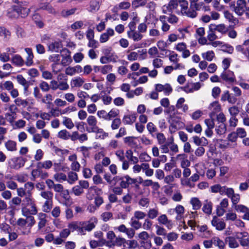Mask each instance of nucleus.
I'll return each mask as SVG.
<instances>
[{
    "instance_id": "nucleus-16",
    "label": "nucleus",
    "mask_w": 249,
    "mask_h": 249,
    "mask_svg": "<svg viewBox=\"0 0 249 249\" xmlns=\"http://www.w3.org/2000/svg\"><path fill=\"white\" fill-rule=\"evenodd\" d=\"M210 28L212 30L217 31L222 35H225L228 32V29L224 24H211Z\"/></svg>"
},
{
    "instance_id": "nucleus-21",
    "label": "nucleus",
    "mask_w": 249,
    "mask_h": 249,
    "mask_svg": "<svg viewBox=\"0 0 249 249\" xmlns=\"http://www.w3.org/2000/svg\"><path fill=\"white\" fill-rule=\"evenodd\" d=\"M101 189L96 187H90L88 189V192L86 194V197L89 200L92 199L98 192H101Z\"/></svg>"
},
{
    "instance_id": "nucleus-63",
    "label": "nucleus",
    "mask_w": 249,
    "mask_h": 249,
    "mask_svg": "<svg viewBox=\"0 0 249 249\" xmlns=\"http://www.w3.org/2000/svg\"><path fill=\"white\" fill-rule=\"evenodd\" d=\"M121 124V120L119 118L114 119L111 123V127L112 130H116L119 128Z\"/></svg>"
},
{
    "instance_id": "nucleus-5",
    "label": "nucleus",
    "mask_w": 249,
    "mask_h": 249,
    "mask_svg": "<svg viewBox=\"0 0 249 249\" xmlns=\"http://www.w3.org/2000/svg\"><path fill=\"white\" fill-rule=\"evenodd\" d=\"M83 225L84 224L83 222L72 221L68 224V227L71 230V232L77 231L79 234L85 235V233L84 232Z\"/></svg>"
},
{
    "instance_id": "nucleus-26",
    "label": "nucleus",
    "mask_w": 249,
    "mask_h": 249,
    "mask_svg": "<svg viewBox=\"0 0 249 249\" xmlns=\"http://www.w3.org/2000/svg\"><path fill=\"white\" fill-rule=\"evenodd\" d=\"M169 59L170 61L176 64L174 68L176 70L182 68L181 64L178 63L179 59L177 53H173L172 54H170L169 56Z\"/></svg>"
},
{
    "instance_id": "nucleus-38",
    "label": "nucleus",
    "mask_w": 249,
    "mask_h": 249,
    "mask_svg": "<svg viewBox=\"0 0 249 249\" xmlns=\"http://www.w3.org/2000/svg\"><path fill=\"white\" fill-rule=\"evenodd\" d=\"M53 162L50 160H45L43 162H39L37 164L38 168H44L49 169L53 166Z\"/></svg>"
},
{
    "instance_id": "nucleus-44",
    "label": "nucleus",
    "mask_w": 249,
    "mask_h": 249,
    "mask_svg": "<svg viewBox=\"0 0 249 249\" xmlns=\"http://www.w3.org/2000/svg\"><path fill=\"white\" fill-rule=\"evenodd\" d=\"M53 178L57 182H62L67 180L66 175L61 172L56 173L54 174Z\"/></svg>"
},
{
    "instance_id": "nucleus-39",
    "label": "nucleus",
    "mask_w": 249,
    "mask_h": 249,
    "mask_svg": "<svg viewBox=\"0 0 249 249\" xmlns=\"http://www.w3.org/2000/svg\"><path fill=\"white\" fill-rule=\"evenodd\" d=\"M12 61L13 64L18 66H22L24 64V61L18 54L15 55L12 58Z\"/></svg>"
},
{
    "instance_id": "nucleus-19",
    "label": "nucleus",
    "mask_w": 249,
    "mask_h": 249,
    "mask_svg": "<svg viewBox=\"0 0 249 249\" xmlns=\"http://www.w3.org/2000/svg\"><path fill=\"white\" fill-rule=\"evenodd\" d=\"M15 163L14 165H11V167L13 169H18L24 166L26 160L22 157H17L11 160Z\"/></svg>"
},
{
    "instance_id": "nucleus-25",
    "label": "nucleus",
    "mask_w": 249,
    "mask_h": 249,
    "mask_svg": "<svg viewBox=\"0 0 249 249\" xmlns=\"http://www.w3.org/2000/svg\"><path fill=\"white\" fill-rule=\"evenodd\" d=\"M213 209V203L211 201L208 200H206L203 204L202 210L203 212L208 215L212 213Z\"/></svg>"
},
{
    "instance_id": "nucleus-64",
    "label": "nucleus",
    "mask_w": 249,
    "mask_h": 249,
    "mask_svg": "<svg viewBox=\"0 0 249 249\" xmlns=\"http://www.w3.org/2000/svg\"><path fill=\"white\" fill-rule=\"evenodd\" d=\"M151 219L146 218L144 219L142 227L144 230L149 231L151 229L152 226V222L150 220Z\"/></svg>"
},
{
    "instance_id": "nucleus-2",
    "label": "nucleus",
    "mask_w": 249,
    "mask_h": 249,
    "mask_svg": "<svg viewBox=\"0 0 249 249\" xmlns=\"http://www.w3.org/2000/svg\"><path fill=\"white\" fill-rule=\"evenodd\" d=\"M246 6L247 2L245 0H238L236 4L231 2L230 5L231 9L239 16L243 15Z\"/></svg>"
},
{
    "instance_id": "nucleus-59",
    "label": "nucleus",
    "mask_w": 249,
    "mask_h": 249,
    "mask_svg": "<svg viewBox=\"0 0 249 249\" xmlns=\"http://www.w3.org/2000/svg\"><path fill=\"white\" fill-rule=\"evenodd\" d=\"M101 217L104 222H107L113 219V214L111 212H106L101 214Z\"/></svg>"
},
{
    "instance_id": "nucleus-13",
    "label": "nucleus",
    "mask_w": 249,
    "mask_h": 249,
    "mask_svg": "<svg viewBox=\"0 0 249 249\" xmlns=\"http://www.w3.org/2000/svg\"><path fill=\"white\" fill-rule=\"evenodd\" d=\"M21 10L17 6H13L8 9L7 16L10 18H17L20 16Z\"/></svg>"
},
{
    "instance_id": "nucleus-3",
    "label": "nucleus",
    "mask_w": 249,
    "mask_h": 249,
    "mask_svg": "<svg viewBox=\"0 0 249 249\" xmlns=\"http://www.w3.org/2000/svg\"><path fill=\"white\" fill-rule=\"evenodd\" d=\"M138 240L142 247L144 249H149L151 246L150 235L146 231H142L138 234Z\"/></svg>"
},
{
    "instance_id": "nucleus-24",
    "label": "nucleus",
    "mask_w": 249,
    "mask_h": 249,
    "mask_svg": "<svg viewBox=\"0 0 249 249\" xmlns=\"http://www.w3.org/2000/svg\"><path fill=\"white\" fill-rule=\"evenodd\" d=\"M4 146L7 151L15 152L17 150V142L13 140H9L4 143Z\"/></svg>"
},
{
    "instance_id": "nucleus-23",
    "label": "nucleus",
    "mask_w": 249,
    "mask_h": 249,
    "mask_svg": "<svg viewBox=\"0 0 249 249\" xmlns=\"http://www.w3.org/2000/svg\"><path fill=\"white\" fill-rule=\"evenodd\" d=\"M225 242L228 243L230 248L235 249L239 247V244L237 240V237L233 236H228L225 238Z\"/></svg>"
},
{
    "instance_id": "nucleus-6",
    "label": "nucleus",
    "mask_w": 249,
    "mask_h": 249,
    "mask_svg": "<svg viewBox=\"0 0 249 249\" xmlns=\"http://www.w3.org/2000/svg\"><path fill=\"white\" fill-rule=\"evenodd\" d=\"M202 84L200 82H187L186 85L181 87V89L186 93H193L195 91L199 90L202 87Z\"/></svg>"
},
{
    "instance_id": "nucleus-58",
    "label": "nucleus",
    "mask_w": 249,
    "mask_h": 249,
    "mask_svg": "<svg viewBox=\"0 0 249 249\" xmlns=\"http://www.w3.org/2000/svg\"><path fill=\"white\" fill-rule=\"evenodd\" d=\"M40 196L46 200L53 199V193L49 191H44L40 193Z\"/></svg>"
},
{
    "instance_id": "nucleus-33",
    "label": "nucleus",
    "mask_w": 249,
    "mask_h": 249,
    "mask_svg": "<svg viewBox=\"0 0 249 249\" xmlns=\"http://www.w3.org/2000/svg\"><path fill=\"white\" fill-rule=\"evenodd\" d=\"M130 6V3L127 1H123L120 3L118 5H116L113 9L112 11L114 13H116L118 10L121 9H127Z\"/></svg>"
},
{
    "instance_id": "nucleus-53",
    "label": "nucleus",
    "mask_w": 249,
    "mask_h": 249,
    "mask_svg": "<svg viewBox=\"0 0 249 249\" xmlns=\"http://www.w3.org/2000/svg\"><path fill=\"white\" fill-rule=\"evenodd\" d=\"M57 137L60 139L67 140L70 139V133L66 129H63L58 133Z\"/></svg>"
},
{
    "instance_id": "nucleus-22",
    "label": "nucleus",
    "mask_w": 249,
    "mask_h": 249,
    "mask_svg": "<svg viewBox=\"0 0 249 249\" xmlns=\"http://www.w3.org/2000/svg\"><path fill=\"white\" fill-rule=\"evenodd\" d=\"M85 82L84 79L79 76L74 77L71 80V86L73 88L81 87Z\"/></svg>"
},
{
    "instance_id": "nucleus-56",
    "label": "nucleus",
    "mask_w": 249,
    "mask_h": 249,
    "mask_svg": "<svg viewBox=\"0 0 249 249\" xmlns=\"http://www.w3.org/2000/svg\"><path fill=\"white\" fill-rule=\"evenodd\" d=\"M42 77L45 80H52L53 78V73L50 71L41 69Z\"/></svg>"
},
{
    "instance_id": "nucleus-20",
    "label": "nucleus",
    "mask_w": 249,
    "mask_h": 249,
    "mask_svg": "<svg viewBox=\"0 0 249 249\" xmlns=\"http://www.w3.org/2000/svg\"><path fill=\"white\" fill-rule=\"evenodd\" d=\"M114 34V31L112 29L108 28L106 32L102 34L100 37V41L101 43L107 42L110 36H112Z\"/></svg>"
},
{
    "instance_id": "nucleus-61",
    "label": "nucleus",
    "mask_w": 249,
    "mask_h": 249,
    "mask_svg": "<svg viewBox=\"0 0 249 249\" xmlns=\"http://www.w3.org/2000/svg\"><path fill=\"white\" fill-rule=\"evenodd\" d=\"M220 0H213V6L214 9L218 11H221L224 9L225 6L220 4Z\"/></svg>"
},
{
    "instance_id": "nucleus-27",
    "label": "nucleus",
    "mask_w": 249,
    "mask_h": 249,
    "mask_svg": "<svg viewBox=\"0 0 249 249\" xmlns=\"http://www.w3.org/2000/svg\"><path fill=\"white\" fill-rule=\"evenodd\" d=\"M225 186H221L219 184H214L210 187L211 192L213 193H219L221 195H224Z\"/></svg>"
},
{
    "instance_id": "nucleus-34",
    "label": "nucleus",
    "mask_w": 249,
    "mask_h": 249,
    "mask_svg": "<svg viewBox=\"0 0 249 249\" xmlns=\"http://www.w3.org/2000/svg\"><path fill=\"white\" fill-rule=\"evenodd\" d=\"M237 52L243 54L249 61V45L244 47V45H237L235 47Z\"/></svg>"
},
{
    "instance_id": "nucleus-57",
    "label": "nucleus",
    "mask_w": 249,
    "mask_h": 249,
    "mask_svg": "<svg viewBox=\"0 0 249 249\" xmlns=\"http://www.w3.org/2000/svg\"><path fill=\"white\" fill-rule=\"evenodd\" d=\"M5 119L10 123H13L17 117V114L16 112H7L5 114Z\"/></svg>"
},
{
    "instance_id": "nucleus-51",
    "label": "nucleus",
    "mask_w": 249,
    "mask_h": 249,
    "mask_svg": "<svg viewBox=\"0 0 249 249\" xmlns=\"http://www.w3.org/2000/svg\"><path fill=\"white\" fill-rule=\"evenodd\" d=\"M146 128L149 133L152 136H154V133H156L158 129L155 125L152 122H149L146 125Z\"/></svg>"
},
{
    "instance_id": "nucleus-30",
    "label": "nucleus",
    "mask_w": 249,
    "mask_h": 249,
    "mask_svg": "<svg viewBox=\"0 0 249 249\" xmlns=\"http://www.w3.org/2000/svg\"><path fill=\"white\" fill-rule=\"evenodd\" d=\"M136 120L135 114L126 115L123 117V121L125 124H132Z\"/></svg>"
},
{
    "instance_id": "nucleus-31",
    "label": "nucleus",
    "mask_w": 249,
    "mask_h": 249,
    "mask_svg": "<svg viewBox=\"0 0 249 249\" xmlns=\"http://www.w3.org/2000/svg\"><path fill=\"white\" fill-rule=\"evenodd\" d=\"M38 216L39 219L38 228L39 230H41L46 225L47 222L46 214L44 213H40L38 214Z\"/></svg>"
},
{
    "instance_id": "nucleus-10",
    "label": "nucleus",
    "mask_w": 249,
    "mask_h": 249,
    "mask_svg": "<svg viewBox=\"0 0 249 249\" xmlns=\"http://www.w3.org/2000/svg\"><path fill=\"white\" fill-rule=\"evenodd\" d=\"M190 202L192 206L193 209L195 210V212H192V213L193 215V217L194 218H196V217L198 216L196 210H199L201 208L202 203L198 198L196 197H192L191 199Z\"/></svg>"
},
{
    "instance_id": "nucleus-49",
    "label": "nucleus",
    "mask_w": 249,
    "mask_h": 249,
    "mask_svg": "<svg viewBox=\"0 0 249 249\" xmlns=\"http://www.w3.org/2000/svg\"><path fill=\"white\" fill-rule=\"evenodd\" d=\"M125 244L127 245L128 249H136L138 247V242L135 240H126Z\"/></svg>"
},
{
    "instance_id": "nucleus-17",
    "label": "nucleus",
    "mask_w": 249,
    "mask_h": 249,
    "mask_svg": "<svg viewBox=\"0 0 249 249\" xmlns=\"http://www.w3.org/2000/svg\"><path fill=\"white\" fill-rule=\"evenodd\" d=\"M127 35L128 38L132 39L135 42H138L141 40L143 37L142 35L138 31H128Z\"/></svg>"
},
{
    "instance_id": "nucleus-18",
    "label": "nucleus",
    "mask_w": 249,
    "mask_h": 249,
    "mask_svg": "<svg viewBox=\"0 0 249 249\" xmlns=\"http://www.w3.org/2000/svg\"><path fill=\"white\" fill-rule=\"evenodd\" d=\"M221 78L226 82L232 83L234 81L235 77L232 71H225L221 74Z\"/></svg>"
},
{
    "instance_id": "nucleus-11",
    "label": "nucleus",
    "mask_w": 249,
    "mask_h": 249,
    "mask_svg": "<svg viewBox=\"0 0 249 249\" xmlns=\"http://www.w3.org/2000/svg\"><path fill=\"white\" fill-rule=\"evenodd\" d=\"M87 122L89 126V128H87V130L89 132H92V130L95 129L97 127V120L96 118L92 115L89 116L87 119Z\"/></svg>"
},
{
    "instance_id": "nucleus-32",
    "label": "nucleus",
    "mask_w": 249,
    "mask_h": 249,
    "mask_svg": "<svg viewBox=\"0 0 249 249\" xmlns=\"http://www.w3.org/2000/svg\"><path fill=\"white\" fill-rule=\"evenodd\" d=\"M77 180L78 175L76 172L71 171L68 172L66 181H67L69 183L72 184Z\"/></svg>"
},
{
    "instance_id": "nucleus-52",
    "label": "nucleus",
    "mask_w": 249,
    "mask_h": 249,
    "mask_svg": "<svg viewBox=\"0 0 249 249\" xmlns=\"http://www.w3.org/2000/svg\"><path fill=\"white\" fill-rule=\"evenodd\" d=\"M100 7L99 1L97 0H92L90 2L89 11L91 12H94L99 10Z\"/></svg>"
},
{
    "instance_id": "nucleus-9",
    "label": "nucleus",
    "mask_w": 249,
    "mask_h": 249,
    "mask_svg": "<svg viewBox=\"0 0 249 249\" xmlns=\"http://www.w3.org/2000/svg\"><path fill=\"white\" fill-rule=\"evenodd\" d=\"M211 224L218 231H222L226 228V223L222 219L219 218L216 216H214L211 221Z\"/></svg>"
},
{
    "instance_id": "nucleus-28",
    "label": "nucleus",
    "mask_w": 249,
    "mask_h": 249,
    "mask_svg": "<svg viewBox=\"0 0 249 249\" xmlns=\"http://www.w3.org/2000/svg\"><path fill=\"white\" fill-rule=\"evenodd\" d=\"M39 9L45 10L48 11L49 13L53 15H55L57 13L55 9L48 2L41 3L40 5Z\"/></svg>"
},
{
    "instance_id": "nucleus-43",
    "label": "nucleus",
    "mask_w": 249,
    "mask_h": 249,
    "mask_svg": "<svg viewBox=\"0 0 249 249\" xmlns=\"http://www.w3.org/2000/svg\"><path fill=\"white\" fill-rule=\"evenodd\" d=\"M130 224L135 230H139L142 227V223L139 220L136 219L133 217L131 218Z\"/></svg>"
},
{
    "instance_id": "nucleus-48",
    "label": "nucleus",
    "mask_w": 249,
    "mask_h": 249,
    "mask_svg": "<svg viewBox=\"0 0 249 249\" xmlns=\"http://www.w3.org/2000/svg\"><path fill=\"white\" fill-rule=\"evenodd\" d=\"M215 131L219 135L225 134L227 131L226 124L224 123L219 124V125L215 128Z\"/></svg>"
},
{
    "instance_id": "nucleus-7",
    "label": "nucleus",
    "mask_w": 249,
    "mask_h": 249,
    "mask_svg": "<svg viewBox=\"0 0 249 249\" xmlns=\"http://www.w3.org/2000/svg\"><path fill=\"white\" fill-rule=\"evenodd\" d=\"M229 206V200L227 198L223 199L219 205L216 206V213L218 216H222L226 213V209Z\"/></svg>"
},
{
    "instance_id": "nucleus-55",
    "label": "nucleus",
    "mask_w": 249,
    "mask_h": 249,
    "mask_svg": "<svg viewBox=\"0 0 249 249\" xmlns=\"http://www.w3.org/2000/svg\"><path fill=\"white\" fill-rule=\"evenodd\" d=\"M128 53L127 55V58L129 61H133L137 60L139 55L136 52H130L129 50L127 51Z\"/></svg>"
},
{
    "instance_id": "nucleus-40",
    "label": "nucleus",
    "mask_w": 249,
    "mask_h": 249,
    "mask_svg": "<svg viewBox=\"0 0 249 249\" xmlns=\"http://www.w3.org/2000/svg\"><path fill=\"white\" fill-rule=\"evenodd\" d=\"M213 245L217 246L219 249H225V244L224 242L218 237L214 236L213 237Z\"/></svg>"
},
{
    "instance_id": "nucleus-4",
    "label": "nucleus",
    "mask_w": 249,
    "mask_h": 249,
    "mask_svg": "<svg viewBox=\"0 0 249 249\" xmlns=\"http://www.w3.org/2000/svg\"><path fill=\"white\" fill-rule=\"evenodd\" d=\"M22 215L26 217L27 223L29 227H32L36 223L35 218L32 216L33 215H36L37 213V210L33 211L35 213H32L31 211H29V209H21Z\"/></svg>"
},
{
    "instance_id": "nucleus-45",
    "label": "nucleus",
    "mask_w": 249,
    "mask_h": 249,
    "mask_svg": "<svg viewBox=\"0 0 249 249\" xmlns=\"http://www.w3.org/2000/svg\"><path fill=\"white\" fill-rule=\"evenodd\" d=\"M92 132L96 133L97 136L102 139H104L108 136V133L105 132L103 129L100 128L99 127L92 130Z\"/></svg>"
},
{
    "instance_id": "nucleus-50",
    "label": "nucleus",
    "mask_w": 249,
    "mask_h": 249,
    "mask_svg": "<svg viewBox=\"0 0 249 249\" xmlns=\"http://www.w3.org/2000/svg\"><path fill=\"white\" fill-rule=\"evenodd\" d=\"M224 17L228 20L229 22L235 23L238 21L237 19L228 11H225L224 13Z\"/></svg>"
},
{
    "instance_id": "nucleus-37",
    "label": "nucleus",
    "mask_w": 249,
    "mask_h": 249,
    "mask_svg": "<svg viewBox=\"0 0 249 249\" xmlns=\"http://www.w3.org/2000/svg\"><path fill=\"white\" fill-rule=\"evenodd\" d=\"M61 47V43L59 42L55 41L50 43L48 44V50L52 52H58Z\"/></svg>"
},
{
    "instance_id": "nucleus-29",
    "label": "nucleus",
    "mask_w": 249,
    "mask_h": 249,
    "mask_svg": "<svg viewBox=\"0 0 249 249\" xmlns=\"http://www.w3.org/2000/svg\"><path fill=\"white\" fill-rule=\"evenodd\" d=\"M242 237L237 236V239L239 240L241 246L246 247L249 245V236L248 237L247 232H241Z\"/></svg>"
},
{
    "instance_id": "nucleus-54",
    "label": "nucleus",
    "mask_w": 249,
    "mask_h": 249,
    "mask_svg": "<svg viewBox=\"0 0 249 249\" xmlns=\"http://www.w3.org/2000/svg\"><path fill=\"white\" fill-rule=\"evenodd\" d=\"M53 101V96L50 93L46 94L43 97H42L41 102L43 104L51 105Z\"/></svg>"
},
{
    "instance_id": "nucleus-35",
    "label": "nucleus",
    "mask_w": 249,
    "mask_h": 249,
    "mask_svg": "<svg viewBox=\"0 0 249 249\" xmlns=\"http://www.w3.org/2000/svg\"><path fill=\"white\" fill-rule=\"evenodd\" d=\"M181 14L182 15L186 16L191 18H195L197 15V12L191 7V5L189 8H187V9L182 12Z\"/></svg>"
},
{
    "instance_id": "nucleus-1",
    "label": "nucleus",
    "mask_w": 249,
    "mask_h": 249,
    "mask_svg": "<svg viewBox=\"0 0 249 249\" xmlns=\"http://www.w3.org/2000/svg\"><path fill=\"white\" fill-rule=\"evenodd\" d=\"M17 194L19 197H24L22 200L21 209H23V208L28 209L27 207L30 206L29 211H31L32 213H35V212L33 211L37 210L35 200L33 198L31 192H26L23 188L21 187L17 189Z\"/></svg>"
},
{
    "instance_id": "nucleus-15",
    "label": "nucleus",
    "mask_w": 249,
    "mask_h": 249,
    "mask_svg": "<svg viewBox=\"0 0 249 249\" xmlns=\"http://www.w3.org/2000/svg\"><path fill=\"white\" fill-rule=\"evenodd\" d=\"M155 90L158 92L164 91L165 93L169 94L172 91V88L168 84L164 85L157 84L155 85Z\"/></svg>"
},
{
    "instance_id": "nucleus-62",
    "label": "nucleus",
    "mask_w": 249,
    "mask_h": 249,
    "mask_svg": "<svg viewBox=\"0 0 249 249\" xmlns=\"http://www.w3.org/2000/svg\"><path fill=\"white\" fill-rule=\"evenodd\" d=\"M126 239L123 237L118 236L116 237L112 242L113 246H121L123 244H125Z\"/></svg>"
},
{
    "instance_id": "nucleus-14",
    "label": "nucleus",
    "mask_w": 249,
    "mask_h": 249,
    "mask_svg": "<svg viewBox=\"0 0 249 249\" xmlns=\"http://www.w3.org/2000/svg\"><path fill=\"white\" fill-rule=\"evenodd\" d=\"M158 221L160 224L166 226L168 229H171L173 227L171 220L168 219L166 214H163L159 216Z\"/></svg>"
},
{
    "instance_id": "nucleus-36",
    "label": "nucleus",
    "mask_w": 249,
    "mask_h": 249,
    "mask_svg": "<svg viewBox=\"0 0 249 249\" xmlns=\"http://www.w3.org/2000/svg\"><path fill=\"white\" fill-rule=\"evenodd\" d=\"M159 214V209L156 207L154 208L150 209L147 212V215L149 219H154L158 216Z\"/></svg>"
},
{
    "instance_id": "nucleus-42",
    "label": "nucleus",
    "mask_w": 249,
    "mask_h": 249,
    "mask_svg": "<svg viewBox=\"0 0 249 249\" xmlns=\"http://www.w3.org/2000/svg\"><path fill=\"white\" fill-rule=\"evenodd\" d=\"M63 124L69 129H72L74 126V123L72 122L71 119L67 117H63Z\"/></svg>"
},
{
    "instance_id": "nucleus-47",
    "label": "nucleus",
    "mask_w": 249,
    "mask_h": 249,
    "mask_svg": "<svg viewBox=\"0 0 249 249\" xmlns=\"http://www.w3.org/2000/svg\"><path fill=\"white\" fill-rule=\"evenodd\" d=\"M136 139L134 137H126L124 138V142L129 146L134 147L137 145Z\"/></svg>"
},
{
    "instance_id": "nucleus-41",
    "label": "nucleus",
    "mask_w": 249,
    "mask_h": 249,
    "mask_svg": "<svg viewBox=\"0 0 249 249\" xmlns=\"http://www.w3.org/2000/svg\"><path fill=\"white\" fill-rule=\"evenodd\" d=\"M202 56L204 60L212 61L215 57V53L213 51H208L202 53Z\"/></svg>"
},
{
    "instance_id": "nucleus-8",
    "label": "nucleus",
    "mask_w": 249,
    "mask_h": 249,
    "mask_svg": "<svg viewBox=\"0 0 249 249\" xmlns=\"http://www.w3.org/2000/svg\"><path fill=\"white\" fill-rule=\"evenodd\" d=\"M62 52L63 53L61 54L62 60L60 64L63 66H67L70 65L72 62L71 52L67 49H64L63 50Z\"/></svg>"
},
{
    "instance_id": "nucleus-46",
    "label": "nucleus",
    "mask_w": 249,
    "mask_h": 249,
    "mask_svg": "<svg viewBox=\"0 0 249 249\" xmlns=\"http://www.w3.org/2000/svg\"><path fill=\"white\" fill-rule=\"evenodd\" d=\"M53 207V199L46 200L42 206V211L45 213L50 212Z\"/></svg>"
},
{
    "instance_id": "nucleus-60",
    "label": "nucleus",
    "mask_w": 249,
    "mask_h": 249,
    "mask_svg": "<svg viewBox=\"0 0 249 249\" xmlns=\"http://www.w3.org/2000/svg\"><path fill=\"white\" fill-rule=\"evenodd\" d=\"M113 66L111 65H105L101 66V72L102 74L105 75L107 74L112 71Z\"/></svg>"
},
{
    "instance_id": "nucleus-12",
    "label": "nucleus",
    "mask_w": 249,
    "mask_h": 249,
    "mask_svg": "<svg viewBox=\"0 0 249 249\" xmlns=\"http://www.w3.org/2000/svg\"><path fill=\"white\" fill-rule=\"evenodd\" d=\"M83 222L84 224L83 226L84 227V232H85V231H90L95 227V225L97 223V219L95 217H92L89 221Z\"/></svg>"
}]
</instances>
